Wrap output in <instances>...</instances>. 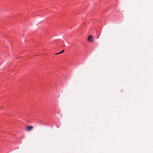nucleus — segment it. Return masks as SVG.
Masks as SVG:
<instances>
[{
	"label": "nucleus",
	"instance_id": "1",
	"mask_svg": "<svg viewBox=\"0 0 153 153\" xmlns=\"http://www.w3.org/2000/svg\"><path fill=\"white\" fill-rule=\"evenodd\" d=\"M33 128V127L31 126H27L26 127V130L27 131H29L31 130Z\"/></svg>",
	"mask_w": 153,
	"mask_h": 153
},
{
	"label": "nucleus",
	"instance_id": "2",
	"mask_svg": "<svg viewBox=\"0 0 153 153\" xmlns=\"http://www.w3.org/2000/svg\"><path fill=\"white\" fill-rule=\"evenodd\" d=\"M88 41L90 42H92V36L91 35H90L88 38Z\"/></svg>",
	"mask_w": 153,
	"mask_h": 153
},
{
	"label": "nucleus",
	"instance_id": "3",
	"mask_svg": "<svg viewBox=\"0 0 153 153\" xmlns=\"http://www.w3.org/2000/svg\"><path fill=\"white\" fill-rule=\"evenodd\" d=\"M64 50H63L61 51L58 53H56L55 54V55H58V54H61L62 53H63L64 52Z\"/></svg>",
	"mask_w": 153,
	"mask_h": 153
}]
</instances>
